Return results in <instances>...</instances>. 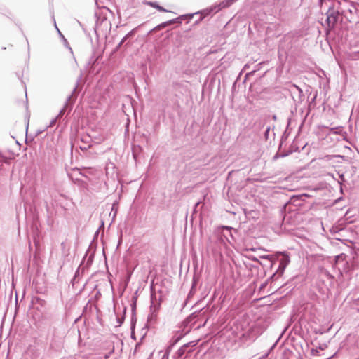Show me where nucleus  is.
I'll list each match as a JSON object with an SVG mask.
<instances>
[{"mask_svg": "<svg viewBox=\"0 0 359 359\" xmlns=\"http://www.w3.org/2000/svg\"><path fill=\"white\" fill-rule=\"evenodd\" d=\"M133 32H129L122 40L120 42V43L118 44V48H119L123 43L124 41L126 40V39L130 36L131 34H132Z\"/></svg>", "mask_w": 359, "mask_h": 359, "instance_id": "nucleus-8", "label": "nucleus"}, {"mask_svg": "<svg viewBox=\"0 0 359 359\" xmlns=\"http://www.w3.org/2000/svg\"><path fill=\"white\" fill-rule=\"evenodd\" d=\"M158 307V305H156L153 302L151 303L150 306V314L148 316V322L150 324H154L156 322Z\"/></svg>", "mask_w": 359, "mask_h": 359, "instance_id": "nucleus-4", "label": "nucleus"}, {"mask_svg": "<svg viewBox=\"0 0 359 359\" xmlns=\"http://www.w3.org/2000/svg\"><path fill=\"white\" fill-rule=\"evenodd\" d=\"M320 1H321L322 0H320Z\"/></svg>", "mask_w": 359, "mask_h": 359, "instance_id": "nucleus-18", "label": "nucleus"}, {"mask_svg": "<svg viewBox=\"0 0 359 359\" xmlns=\"http://www.w3.org/2000/svg\"><path fill=\"white\" fill-rule=\"evenodd\" d=\"M71 98L70 96L68 97L67 102Z\"/></svg>", "mask_w": 359, "mask_h": 359, "instance_id": "nucleus-17", "label": "nucleus"}, {"mask_svg": "<svg viewBox=\"0 0 359 359\" xmlns=\"http://www.w3.org/2000/svg\"><path fill=\"white\" fill-rule=\"evenodd\" d=\"M339 11L334 9H330L327 12V22L329 27H334L338 20Z\"/></svg>", "mask_w": 359, "mask_h": 359, "instance_id": "nucleus-3", "label": "nucleus"}, {"mask_svg": "<svg viewBox=\"0 0 359 359\" xmlns=\"http://www.w3.org/2000/svg\"><path fill=\"white\" fill-rule=\"evenodd\" d=\"M188 346L189 344H187L180 347L172 356L173 359H181L182 356L184 355L185 348L188 347Z\"/></svg>", "mask_w": 359, "mask_h": 359, "instance_id": "nucleus-5", "label": "nucleus"}, {"mask_svg": "<svg viewBox=\"0 0 359 359\" xmlns=\"http://www.w3.org/2000/svg\"><path fill=\"white\" fill-rule=\"evenodd\" d=\"M234 0H225L219 3V4L211 6L210 7L203 9L199 12L196 13V14L200 13L202 17L201 18V20H203L205 17L209 15L211 13H216L222 8L229 6Z\"/></svg>", "mask_w": 359, "mask_h": 359, "instance_id": "nucleus-1", "label": "nucleus"}, {"mask_svg": "<svg viewBox=\"0 0 359 359\" xmlns=\"http://www.w3.org/2000/svg\"><path fill=\"white\" fill-rule=\"evenodd\" d=\"M176 22V21H175V20H170V21L168 22V23H167V24H172V23H174V22Z\"/></svg>", "mask_w": 359, "mask_h": 359, "instance_id": "nucleus-14", "label": "nucleus"}, {"mask_svg": "<svg viewBox=\"0 0 359 359\" xmlns=\"http://www.w3.org/2000/svg\"><path fill=\"white\" fill-rule=\"evenodd\" d=\"M269 131H270V128H269V127H268V128H266V131H265V136H266V138H267V136H268V135H269Z\"/></svg>", "mask_w": 359, "mask_h": 359, "instance_id": "nucleus-12", "label": "nucleus"}, {"mask_svg": "<svg viewBox=\"0 0 359 359\" xmlns=\"http://www.w3.org/2000/svg\"><path fill=\"white\" fill-rule=\"evenodd\" d=\"M224 229H225L229 233V236L232 238L233 236L231 234V230L232 229L231 228H229V227H227V226H225L224 227Z\"/></svg>", "mask_w": 359, "mask_h": 359, "instance_id": "nucleus-10", "label": "nucleus"}, {"mask_svg": "<svg viewBox=\"0 0 359 359\" xmlns=\"http://www.w3.org/2000/svg\"><path fill=\"white\" fill-rule=\"evenodd\" d=\"M260 258L262 259H268V260H270L271 261L272 264L274 263V261H273V255H262L260 257Z\"/></svg>", "mask_w": 359, "mask_h": 359, "instance_id": "nucleus-6", "label": "nucleus"}, {"mask_svg": "<svg viewBox=\"0 0 359 359\" xmlns=\"http://www.w3.org/2000/svg\"><path fill=\"white\" fill-rule=\"evenodd\" d=\"M227 236H229V233H226V235L224 233V236L226 237L227 240H229Z\"/></svg>", "mask_w": 359, "mask_h": 359, "instance_id": "nucleus-16", "label": "nucleus"}, {"mask_svg": "<svg viewBox=\"0 0 359 359\" xmlns=\"http://www.w3.org/2000/svg\"><path fill=\"white\" fill-rule=\"evenodd\" d=\"M227 236H229V233H226V235L224 233V236L226 237L227 240H229Z\"/></svg>", "mask_w": 359, "mask_h": 359, "instance_id": "nucleus-15", "label": "nucleus"}, {"mask_svg": "<svg viewBox=\"0 0 359 359\" xmlns=\"http://www.w3.org/2000/svg\"><path fill=\"white\" fill-rule=\"evenodd\" d=\"M157 10L161 11V12H170V11H168V10L165 9L164 8H163L161 6H159V7L157 8Z\"/></svg>", "mask_w": 359, "mask_h": 359, "instance_id": "nucleus-9", "label": "nucleus"}, {"mask_svg": "<svg viewBox=\"0 0 359 359\" xmlns=\"http://www.w3.org/2000/svg\"><path fill=\"white\" fill-rule=\"evenodd\" d=\"M65 111V107H64L63 109H61L59 116H62Z\"/></svg>", "mask_w": 359, "mask_h": 359, "instance_id": "nucleus-13", "label": "nucleus"}, {"mask_svg": "<svg viewBox=\"0 0 359 359\" xmlns=\"http://www.w3.org/2000/svg\"><path fill=\"white\" fill-rule=\"evenodd\" d=\"M311 354L313 355H316L318 354V351L317 349H312L311 350Z\"/></svg>", "mask_w": 359, "mask_h": 359, "instance_id": "nucleus-11", "label": "nucleus"}, {"mask_svg": "<svg viewBox=\"0 0 359 359\" xmlns=\"http://www.w3.org/2000/svg\"><path fill=\"white\" fill-rule=\"evenodd\" d=\"M277 255H283V257L280 259L279 266L276 271V273L282 275L284 273L285 268L289 264L290 260L289 256L282 252H277Z\"/></svg>", "mask_w": 359, "mask_h": 359, "instance_id": "nucleus-2", "label": "nucleus"}, {"mask_svg": "<svg viewBox=\"0 0 359 359\" xmlns=\"http://www.w3.org/2000/svg\"><path fill=\"white\" fill-rule=\"evenodd\" d=\"M147 4L156 9L159 7V5L156 2L148 1Z\"/></svg>", "mask_w": 359, "mask_h": 359, "instance_id": "nucleus-7", "label": "nucleus"}]
</instances>
